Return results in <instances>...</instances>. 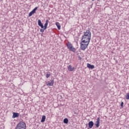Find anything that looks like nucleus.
Here are the masks:
<instances>
[{
    "instance_id": "1",
    "label": "nucleus",
    "mask_w": 129,
    "mask_h": 129,
    "mask_svg": "<svg viewBox=\"0 0 129 129\" xmlns=\"http://www.w3.org/2000/svg\"><path fill=\"white\" fill-rule=\"evenodd\" d=\"M90 40H91V32L90 30H87L84 32L82 40L90 42Z\"/></svg>"
},
{
    "instance_id": "2",
    "label": "nucleus",
    "mask_w": 129,
    "mask_h": 129,
    "mask_svg": "<svg viewBox=\"0 0 129 129\" xmlns=\"http://www.w3.org/2000/svg\"><path fill=\"white\" fill-rule=\"evenodd\" d=\"M90 41H87L86 40H82L81 42V50H85L88 47V45H89Z\"/></svg>"
},
{
    "instance_id": "3",
    "label": "nucleus",
    "mask_w": 129,
    "mask_h": 129,
    "mask_svg": "<svg viewBox=\"0 0 129 129\" xmlns=\"http://www.w3.org/2000/svg\"><path fill=\"white\" fill-rule=\"evenodd\" d=\"M27 126L24 121H20L17 124L15 129H26Z\"/></svg>"
},
{
    "instance_id": "4",
    "label": "nucleus",
    "mask_w": 129,
    "mask_h": 129,
    "mask_svg": "<svg viewBox=\"0 0 129 129\" xmlns=\"http://www.w3.org/2000/svg\"><path fill=\"white\" fill-rule=\"evenodd\" d=\"M67 47L68 49H69V50H70V51H71L72 52H73L74 53H75V52H76V48H75V47H74V46H73V45H72V44H71V43H70V42H68L67 43Z\"/></svg>"
},
{
    "instance_id": "5",
    "label": "nucleus",
    "mask_w": 129,
    "mask_h": 129,
    "mask_svg": "<svg viewBox=\"0 0 129 129\" xmlns=\"http://www.w3.org/2000/svg\"><path fill=\"white\" fill-rule=\"evenodd\" d=\"M38 9V7H35L31 12L29 14V17H32V15H34L36 13V11Z\"/></svg>"
},
{
    "instance_id": "6",
    "label": "nucleus",
    "mask_w": 129,
    "mask_h": 129,
    "mask_svg": "<svg viewBox=\"0 0 129 129\" xmlns=\"http://www.w3.org/2000/svg\"><path fill=\"white\" fill-rule=\"evenodd\" d=\"M99 123H100V117H98L96 121L95 125L96 127H99Z\"/></svg>"
},
{
    "instance_id": "7",
    "label": "nucleus",
    "mask_w": 129,
    "mask_h": 129,
    "mask_svg": "<svg viewBox=\"0 0 129 129\" xmlns=\"http://www.w3.org/2000/svg\"><path fill=\"white\" fill-rule=\"evenodd\" d=\"M47 86H53L54 85V80L48 81L46 83Z\"/></svg>"
},
{
    "instance_id": "8",
    "label": "nucleus",
    "mask_w": 129,
    "mask_h": 129,
    "mask_svg": "<svg viewBox=\"0 0 129 129\" xmlns=\"http://www.w3.org/2000/svg\"><path fill=\"white\" fill-rule=\"evenodd\" d=\"M68 69L69 71L72 72V71H74V70H75V68L72 67V66H71V65H69L68 67Z\"/></svg>"
},
{
    "instance_id": "9",
    "label": "nucleus",
    "mask_w": 129,
    "mask_h": 129,
    "mask_svg": "<svg viewBox=\"0 0 129 129\" xmlns=\"http://www.w3.org/2000/svg\"><path fill=\"white\" fill-rule=\"evenodd\" d=\"M19 116H20V114L19 113L14 112L13 113L12 117L13 118H16V117H19Z\"/></svg>"
},
{
    "instance_id": "10",
    "label": "nucleus",
    "mask_w": 129,
    "mask_h": 129,
    "mask_svg": "<svg viewBox=\"0 0 129 129\" xmlns=\"http://www.w3.org/2000/svg\"><path fill=\"white\" fill-rule=\"evenodd\" d=\"M38 26H39V27H41V29H44V25H43V24H42V22H41V20L40 19L38 20Z\"/></svg>"
},
{
    "instance_id": "11",
    "label": "nucleus",
    "mask_w": 129,
    "mask_h": 129,
    "mask_svg": "<svg viewBox=\"0 0 129 129\" xmlns=\"http://www.w3.org/2000/svg\"><path fill=\"white\" fill-rule=\"evenodd\" d=\"M88 125L89 128H92V127L93 126V125H94V123H93V121H90L89 122Z\"/></svg>"
},
{
    "instance_id": "12",
    "label": "nucleus",
    "mask_w": 129,
    "mask_h": 129,
    "mask_svg": "<svg viewBox=\"0 0 129 129\" xmlns=\"http://www.w3.org/2000/svg\"><path fill=\"white\" fill-rule=\"evenodd\" d=\"M87 67L89 69H94V66L90 64V63H87Z\"/></svg>"
},
{
    "instance_id": "13",
    "label": "nucleus",
    "mask_w": 129,
    "mask_h": 129,
    "mask_svg": "<svg viewBox=\"0 0 129 129\" xmlns=\"http://www.w3.org/2000/svg\"><path fill=\"white\" fill-rule=\"evenodd\" d=\"M55 25L57 27L58 30H61V25H60L59 22H56Z\"/></svg>"
},
{
    "instance_id": "14",
    "label": "nucleus",
    "mask_w": 129,
    "mask_h": 129,
    "mask_svg": "<svg viewBox=\"0 0 129 129\" xmlns=\"http://www.w3.org/2000/svg\"><path fill=\"white\" fill-rule=\"evenodd\" d=\"M48 23H49V20H46V22L44 24V27H43V28H44V30H46V29H47V27H48Z\"/></svg>"
},
{
    "instance_id": "15",
    "label": "nucleus",
    "mask_w": 129,
    "mask_h": 129,
    "mask_svg": "<svg viewBox=\"0 0 129 129\" xmlns=\"http://www.w3.org/2000/svg\"><path fill=\"white\" fill-rule=\"evenodd\" d=\"M45 119H46V116L43 115L42 116V119L41 120V122H44L45 121Z\"/></svg>"
},
{
    "instance_id": "16",
    "label": "nucleus",
    "mask_w": 129,
    "mask_h": 129,
    "mask_svg": "<svg viewBox=\"0 0 129 129\" xmlns=\"http://www.w3.org/2000/svg\"><path fill=\"white\" fill-rule=\"evenodd\" d=\"M69 121V120H68V118H66L63 119V122L66 124L68 123V122Z\"/></svg>"
},
{
    "instance_id": "17",
    "label": "nucleus",
    "mask_w": 129,
    "mask_h": 129,
    "mask_svg": "<svg viewBox=\"0 0 129 129\" xmlns=\"http://www.w3.org/2000/svg\"><path fill=\"white\" fill-rule=\"evenodd\" d=\"M126 99H129V93H127L125 97Z\"/></svg>"
},
{
    "instance_id": "18",
    "label": "nucleus",
    "mask_w": 129,
    "mask_h": 129,
    "mask_svg": "<svg viewBox=\"0 0 129 129\" xmlns=\"http://www.w3.org/2000/svg\"><path fill=\"white\" fill-rule=\"evenodd\" d=\"M51 76V75L50 74H46V78H49Z\"/></svg>"
},
{
    "instance_id": "19",
    "label": "nucleus",
    "mask_w": 129,
    "mask_h": 129,
    "mask_svg": "<svg viewBox=\"0 0 129 129\" xmlns=\"http://www.w3.org/2000/svg\"><path fill=\"white\" fill-rule=\"evenodd\" d=\"M120 106H121V108H123V102H121V103L120 104Z\"/></svg>"
},
{
    "instance_id": "20",
    "label": "nucleus",
    "mask_w": 129,
    "mask_h": 129,
    "mask_svg": "<svg viewBox=\"0 0 129 129\" xmlns=\"http://www.w3.org/2000/svg\"><path fill=\"white\" fill-rule=\"evenodd\" d=\"M40 31L41 33H43L45 31V29H44H44H41Z\"/></svg>"
},
{
    "instance_id": "21",
    "label": "nucleus",
    "mask_w": 129,
    "mask_h": 129,
    "mask_svg": "<svg viewBox=\"0 0 129 129\" xmlns=\"http://www.w3.org/2000/svg\"><path fill=\"white\" fill-rule=\"evenodd\" d=\"M3 1H4V0H0L1 2Z\"/></svg>"
},
{
    "instance_id": "22",
    "label": "nucleus",
    "mask_w": 129,
    "mask_h": 129,
    "mask_svg": "<svg viewBox=\"0 0 129 129\" xmlns=\"http://www.w3.org/2000/svg\"><path fill=\"white\" fill-rule=\"evenodd\" d=\"M93 1V2H94V1H95V0H92Z\"/></svg>"
}]
</instances>
